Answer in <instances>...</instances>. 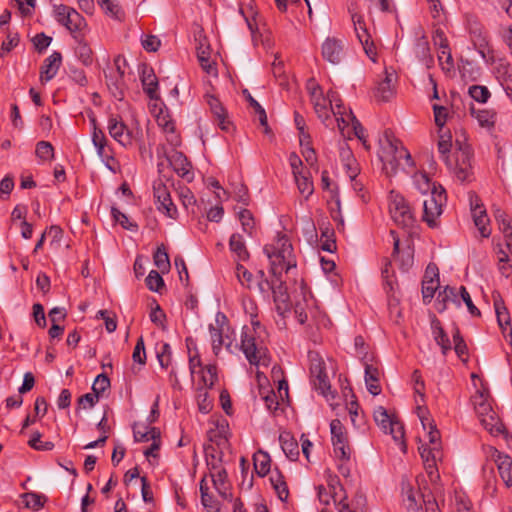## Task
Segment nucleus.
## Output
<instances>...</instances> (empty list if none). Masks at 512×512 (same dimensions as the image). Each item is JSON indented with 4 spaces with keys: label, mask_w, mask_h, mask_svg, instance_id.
Listing matches in <instances>:
<instances>
[{
    "label": "nucleus",
    "mask_w": 512,
    "mask_h": 512,
    "mask_svg": "<svg viewBox=\"0 0 512 512\" xmlns=\"http://www.w3.org/2000/svg\"><path fill=\"white\" fill-rule=\"evenodd\" d=\"M264 252L270 260V272L279 282L278 292L283 295L281 292L283 288L282 273H287L290 269L296 267L292 244L285 235H282L278 237L274 244L266 245Z\"/></svg>",
    "instance_id": "f257e3e1"
},
{
    "label": "nucleus",
    "mask_w": 512,
    "mask_h": 512,
    "mask_svg": "<svg viewBox=\"0 0 512 512\" xmlns=\"http://www.w3.org/2000/svg\"><path fill=\"white\" fill-rule=\"evenodd\" d=\"M252 327H244L241 334V350L251 365L268 366L269 358L267 357V349L258 340L256 334L260 333L262 328L256 317L251 318Z\"/></svg>",
    "instance_id": "f03ea898"
},
{
    "label": "nucleus",
    "mask_w": 512,
    "mask_h": 512,
    "mask_svg": "<svg viewBox=\"0 0 512 512\" xmlns=\"http://www.w3.org/2000/svg\"><path fill=\"white\" fill-rule=\"evenodd\" d=\"M294 314L298 322L309 326L324 324L325 314L319 310L312 295L302 293L301 298L295 302Z\"/></svg>",
    "instance_id": "7ed1b4c3"
},
{
    "label": "nucleus",
    "mask_w": 512,
    "mask_h": 512,
    "mask_svg": "<svg viewBox=\"0 0 512 512\" xmlns=\"http://www.w3.org/2000/svg\"><path fill=\"white\" fill-rule=\"evenodd\" d=\"M472 150L470 146H461L454 151L453 158L446 163L449 171L460 181H470L473 175Z\"/></svg>",
    "instance_id": "20e7f679"
},
{
    "label": "nucleus",
    "mask_w": 512,
    "mask_h": 512,
    "mask_svg": "<svg viewBox=\"0 0 512 512\" xmlns=\"http://www.w3.org/2000/svg\"><path fill=\"white\" fill-rule=\"evenodd\" d=\"M308 360L310 363V381L316 391L327 397L330 394V381L326 372V365L317 351L308 352Z\"/></svg>",
    "instance_id": "39448f33"
},
{
    "label": "nucleus",
    "mask_w": 512,
    "mask_h": 512,
    "mask_svg": "<svg viewBox=\"0 0 512 512\" xmlns=\"http://www.w3.org/2000/svg\"><path fill=\"white\" fill-rule=\"evenodd\" d=\"M446 203V194L442 186L433 187L432 193L423 200L422 219L431 228L437 226V219L443 212V206Z\"/></svg>",
    "instance_id": "423d86ee"
},
{
    "label": "nucleus",
    "mask_w": 512,
    "mask_h": 512,
    "mask_svg": "<svg viewBox=\"0 0 512 512\" xmlns=\"http://www.w3.org/2000/svg\"><path fill=\"white\" fill-rule=\"evenodd\" d=\"M475 411L486 430L492 434L503 432V425L499 422L487 398L482 394L473 397Z\"/></svg>",
    "instance_id": "0eeeda50"
},
{
    "label": "nucleus",
    "mask_w": 512,
    "mask_h": 512,
    "mask_svg": "<svg viewBox=\"0 0 512 512\" xmlns=\"http://www.w3.org/2000/svg\"><path fill=\"white\" fill-rule=\"evenodd\" d=\"M389 210L394 222L402 227L413 226L415 219L406 199L400 194L390 195Z\"/></svg>",
    "instance_id": "6e6552de"
},
{
    "label": "nucleus",
    "mask_w": 512,
    "mask_h": 512,
    "mask_svg": "<svg viewBox=\"0 0 512 512\" xmlns=\"http://www.w3.org/2000/svg\"><path fill=\"white\" fill-rule=\"evenodd\" d=\"M54 13L56 21L75 35L87 26L85 18L72 7L61 4L55 6Z\"/></svg>",
    "instance_id": "1a4fd4ad"
},
{
    "label": "nucleus",
    "mask_w": 512,
    "mask_h": 512,
    "mask_svg": "<svg viewBox=\"0 0 512 512\" xmlns=\"http://www.w3.org/2000/svg\"><path fill=\"white\" fill-rule=\"evenodd\" d=\"M373 416L376 424L385 433H389L396 442L401 444L403 443L405 433L402 423L391 418L387 410L382 406H379L374 410Z\"/></svg>",
    "instance_id": "9d476101"
},
{
    "label": "nucleus",
    "mask_w": 512,
    "mask_h": 512,
    "mask_svg": "<svg viewBox=\"0 0 512 512\" xmlns=\"http://www.w3.org/2000/svg\"><path fill=\"white\" fill-rule=\"evenodd\" d=\"M332 112L333 117L337 122L338 129L343 136H345V128H347L351 124L354 135L364 145H366L365 129L358 121V119L354 116L351 110L347 112L342 105H337V110H333Z\"/></svg>",
    "instance_id": "9b49d317"
},
{
    "label": "nucleus",
    "mask_w": 512,
    "mask_h": 512,
    "mask_svg": "<svg viewBox=\"0 0 512 512\" xmlns=\"http://www.w3.org/2000/svg\"><path fill=\"white\" fill-rule=\"evenodd\" d=\"M390 233L393 237L392 257L399 269L407 272L414 264V249L411 245V241L406 240L404 243H401L400 239L396 237L395 231L391 230Z\"/></svg>",
    "instance_id": "f8f14e48"
},
{
    "label": "nucleus",
    "mask_w": 512,
    "mask_h": 512,
    "mask_svg": "<svg viewBox=\"0 0 512 512\" xmlns=\"http://www.w3.org/2000/svg\"><path fill=\"white\" fill-rule=\"evenodd\" d=\"M352 22L356 36L361 43L365 54L372 62L377 61V49L371 38L370 33L367 30L366 23L362 15L354 13L352 14Z\"/></svg>",
    "instance_id": "ddd939ff"
},
{
    "label": "nucleus",
    "mask_w": 512,
    "mask_h": 512,
    "mask_svg": "<svg viewBox=\"0 0 512 512\" xmlns=\"http://www.w3.org/2000/svg\"><path fill=\"white\" fill-rule=\"evenodd\" d=\"M110 136L123 147H130L133 144V132L125 125V123L117 118L110 117L107 125Z\"/></svg>",
    "instance_id": "4468645a"
},
{
    "label": "nucleus",
    "mask_w": 512,
    "mask_h": 512,
    "mask_svg": "<svg viewBox=\"0 0 512 512\" xmlns=\"http://www.w3.org/2000/svg\"><path fill=\"white\" fill-rule=\"evenodd\" d=\"M321 52L326 61L337 65L344 56V42L335 37H328L322 44Z\"/></svg>",
    "instance_id": "2eb2a0df"
},
{
    "label": "nucleus",
    "mask_w": 512,
    "mask_h": 512,
    "mask_svg": "<svg viewBox=\"0 0 512 512\" xmlns=\"http://www.w3.org/2000/svg\"><path fill=\"white\" fill-rule=\"evenodd\" d=\"M469 35L475 49L481 57L485 59L486 53L489 52V37L487 31L481 24L472 22L469 25Z\"/></svg>",
    "instance_id": "dca6fc26"
},
{
    "label": "nucleus",
    "mask_w": 512,
    "mask_h": 512,
    "mask_svg": "<svg viewBox=\"0 0 512 512\" xmlns=\"http://www.w3.org/2000/svg\"><path fill=\"white\" fill-rule=\"evenodd\" d=\"M167 159L178 176L189 182L193 180L194 174L191 172V164L182 152L174 149L167 156Z\"/></svg>",
    "instance_id": "f3484780"
},
{
    "label": "nucleus",
    "mask_w": 512,
    "mask_h": 512,
    "mask_svg": "<svg viewBox=\"0 0 512 512\" xmlns=\"http://www.w3.org/2000/svg\"><path fill=\"white\" fill-rule=\"evenodd\" d=\"M195 39L198 42L196 49L201 68L208 74H216V67L210 61L209 45L207 44L206 37L202 35V31H199Z\"/></svg>",
    "instance_id": "a211bd4d"
},
{
    "label": "nucleus",
    "mask_w": 512,
    "mask_h": 512,
    "mask_svg": "<svg viewBox=\"0 0 512 512\" xmlns=\"http://www.w3.org/2000/svg\"><path fill=\"white\" fill-rule=\"evenodd\" d=\"M492 457L497 465L500 477L507 487L512 486V458L498 450H494Z\"/></svg>",
    "instance_id": "6ab92c4d"
},
{
    "label": "nucleus",
    "mask_w": 512,
    "mask_h": 512,
    "mask_svg": "<svg viewBox=\"0 0 512 512\" xmlns=\"http://www.w3.org/2000/svg\"><path fill=\"white\" fill-rule=\"evenodd\" d=\"M396 76L394 72L385 71V78L380 81L375 89L374 96L377 101L387 102L395 94L394 82Z\"/></svg>",
    "instance_id": "aec40b11"
},
{
    "label": "nucleus",
    "mask_w": 512,
    "mask_h": 512,
    "mask_svg": "<svg viewBox=\"0 0 512 512\" xmlns=\"http://www.w3.org/2000/svg\"><path fill=\"white\" fill-rule=\"evenodd\" d=\"M62 63V55L60 52L54 51L50 56H48L40 69V80L42 82H48L52 80Z\"/></svg>",
    "instance_id": "412c9836"
},
{
    "label": "nucleus",
    "mask_w": 512,
    "mask_h": 512,
    "mask_svg": "<svg viewBox=\"0 0 512 512\" xmlns=\"http://www.w3.org/2000/svg\"><path fill=\"white\" fill-rule=\"evenodd\" d=\"M141 83L144 92L151 100H157L158 94V79L151 67L144 66L140 75Z\"/></svg>",
    "instance_id": "4be33fe9"
},
{
    "label": "nucleus",
    "mask_w": 512,
    "mask_h": 512,
    "mask_svg": "<svg viewBox=\"0 0 512 512\" xmlns=\"http://www.w3.org/2000/svg\"><path fill=\"white\" fill-rule=\"evenodd\" d=\"M226 330H229L228 326L225 328L222 325L220 326V328H217L214 327L213 325H209L212 350L215 356H219L223 345H225L227 349H230L232 345V340L229 338L227 334H225Z\"/></svg>",
    "instance_id": "5701e85b"
},
{
    "label": "nucleus",
    "mask_w": 512,
    "mask_h": 512,
    "mask_svg": "<svg viewBox=\"0 0 512 512\" xmlns=\"http://www.w3.org/2000/svg\"><path fill=\"white\" fill-rule=\"evenodd\" d=\"M471 210L474 224L478 228L481 236L488 238L491 235V229L489 227V218L483 205H479L478 203L474 205L471 201Z\"/></svg>",
    "instance_id": "b1692460"
},
{
    "label": "nucleus",
    "mask_w": 512,
    "mask_h": 512,
    "mask_svg": "<svg viewBox=\"0 0 512 512\" xmlns=\"http://www.w3.org/2000/svg\"><path fill=\"white\" fill-rule=\"evenodd\" d=\"M437 37H439V64L445 73H450L451 71H453L454 62L450 52L448 41L444 37L443 32L437 31Z\"/></svg>",
    "instance_id": "393cba45"
},
{
    "label": "nucleus",
    "mask_w": 512,
    "mask_h": 512,
    "mask_svg": "<svg viewBox=\"0 0 512 512\" xmlns=\"http://www.w3.org/2000/svg\"><path fill=\"white\" fill-rule=\"evenodd\" d=\"M206 102L217 120L218 126L223 131H229L230 122L226 119V110L222 106L221 102L213 95H206Z\"/></svg>",
    "instance_id": "a878e982"
},
{
    "label": "nucleus",
    "mask_w": 512,
    "mask_h": 512,
    "mask_svg": "<svg viewBox=\"0 0 512 512\" xmlns=\"http://www.w3.org/2000/svg\"><path fill=\"white\" fill-rule=\"evenodd\" d=\"M210 476L214 485V488L218 494L226 500L232 499V493L230 491V485L227 482V472L225 469H218V471L210 472Z\"/></svg>",
    "instance_id": "bb28decb"
},
{
    "label": "nucleus",
    "mask_w": 512,
    "mask_h": 512,
    "mask_svg": "<svg viewBox=\"0 0 512 512\" xmlns=\"http://www.w3.org/2000/svg\"><path fill=\"white\" fill-rule=\"evenodd\" d=\"M365 366V383L367 390L374 396L381 393V386L379 384L380 371L373 364H369L367 361L364 362Z\"/></svg>",
    "instance_id": "cd10ccee"
},
{
    "label": "nucleus",
    "mask_w": 512,
    "mask_h": 512,
    "mask_svg": "<svg viewBox=\"0 0 512 512\" xmlns=\"http://www.w3.org/2000/svg\"><path fill=\"white\" fill-rule=\"evenodd\" d=\"M493 304L497 317V322L502 330V334L505 335L506 327H509L511 324V318L509 311L505 306V303L499 293L496 295L493 294Z\"/></svg>",
    "instance_id": "c85d7f7f"
},
{
    "label": "nucleus",
    "mask_w": 512,
    "mask_h": 512,
    "mask_svg": "<svg viewBox=\"0 0 512 512\" xmlns=\"http://www.w3.org/2000/svg\"><path fill=\"white\" fill-rule=\"evenodd\" d=\"M431 329L435 342L441 347L442 354L446 356L447 353L451 350V342L448 335L444 331L441 322L436 317H434L431 321Z\"/></svg>",
    "instance_id": "c756f323"
},
{
    "label": "nucleus",
    "mask_w": 512,
    "mask_h": 512,
    "mask_svg": "<svg viewBox=\"0 0 512 512\" xmlns=\"http://www.w3.org/2000/svg\"><path fill=\"white\" fill-rule=\"evenodd\" d=\"M418 416L421 420V424L424 430H427L428 441L430 446H438V448L440 449V432L436 429V426L433 424V421L427 415H425V411L421 407H418Z\"/></svg>",
    "instance_id": "7c9ffc66"
},
{
    "label": "nucleus",
    "mask_w": 512,
    "mask_h": 512,
    "mask_svg": "<svg viewBox=\"0 0 512 512\" xmlns=\"http://www.w3.org/2000/svg\"><path fill=\"white\" fill-rule=\"evenodd\" d=\"M313 98H314V109H315V112L317 113L318 117L322 120V122L326 125V126H329L330 123L329 121L331 120V116H330V113L333 114V110H337V105L338 104H335V107L332 106V100H330V106H331V109H329L327 107V101L325 98L321 97V96H316V93L313 92Z\"/></svg>",
    "instance_id": "2f4dec72"
},
{
    "label": "nucleus",
    "mask_w": 512,
    "mask_h": 512,
    "mask_svg": "<svg viewBox=\"0 0 512 512\" xmlns=\"http://www.w3.org/2000/svg\"><path fill=\"white\" fill-rule=\"evenodd\" d=\"M281 448L287 458L296 460L299 456V446L297 441L289 434L283 433L279 437Z\"/></svg>",
    "instance_id": "473e14b6"
},
{
    "label": "nucleus",
    "mask_w": 512,
    "mask_h": 512,
    "mask_svg": "<svg viewBox=\"0 0 512 512\" xmlns=\"http://www.w3.org/2000/svg\"><path fill=\"white\" fill-rule=\"evenodd\" d=\"M293 177L300 194H302L304 198L307 200L314 192V185L311 179L310 172L305 171L303 173H300V175Z\"/></svg>",
    "instance_id": "72a5a7b5"
},
{
    "label": "nucleus",
    "mask_w": 512,
    "mask_h": 512,
    "mask_svg": "<svg viewBox=\"0 0 512 512\" xmlns=\"http://www.w3.org/2000/svg\"><path fill=\"white\" fill-rule=\"evenodd\" d=\"M472 116L483 128H492L495 125L496 113L492 110L470 108Z\"/></svg>",
    "instance_id": "f704fd0d"
},
{
    "label": "nucleus",
    "mask_w": 512,
    "mask_h": 512,
    "mask_svg": "<svg viewBox=\"0 0 512 512\" xmlns=\"http://www.w3.org/2000/svg\"><path fill=\"white\" fill-rule=\"evenodd\" d=\"M498 77L507 96L512 101V68L509 64L502 63L497 67Z\"/></svg>",
    "instance_id": "c9c22d12"
},
{
    "label": "nucleus",
    "mask_w": 512,
    "mask_h": 512,
    "mask_svg": "<svg viewBox=\"0 0 512 512\" xmlns=\"http://www.w3.org/2000/svg\"><path fill=\"white\" fill-rule=\"evenodd\" d=\"M230 250L237 256L240 261H245L249 258V253L246 249L242 235L234 233L229 240Z\"/></svg>",
    "instance_id": "e433bc0d"
},
{
    "label": "nucleus",
    "mask_w": 512,
    "mask_h": 512,
    "mask_svg": "<svg viewBox=\"0 0 512 512\" xmlns=\"http://www.w3.org/2000/svg\"><path fill=\"white\" fill-rule=\"evenodd\" d=\"M254 469L258 476L264 477L270 471L271 459L267 452L258 451L253 456Z\"/></svg>",
    "instance_id": "4c0bfd02"
},
{
    "label": "nucleus",
    "mask_w": 512,
    "mask_h": 512,
    "mask_svg": "<svg viewBox=\"0 0 512 512\" xmlns=\"http://www.w3.org/2000/svg\"><path fill=\"white\" fill-rule=\"evenodd\" d=\"M199 373L201 374L200 384L198 387H205L206 389H212L214 384L218 380L217 367L209 364L204 366Z\"/></svg>",
    "instance_id": "58836bf2"
},
{
    "label": "nucleus",
    "mask_w": 512,
    "mask_h": 512,
    "mask_svg": "<svg viewBox=\"0 0 512 512\" xmlns=\"http://www.w3.org/2000/svg\"><path fill=\"white\" fill-rule=\"evenodd\" d=\"M196 401L198 410L203 414H208L213 408V399L210 397L209 389L197 387Z\"/></svg>",
    "instance_id": "ea45409f"
},
{
    "label": "nucleus",
    "mask_w": 512,
    "mask_h": 512,
    "mask_svg": "<svg viewBox=\"0 0 512 512\" xmlns=\"http://www.w3.org/2000/svg\"><path fill=\"white\" fill-rule=\"evenodd\" d=\"M74 38L77 40V45L75 48V53L78 59L85 65L89 66L92 64V50L88 43L84 41V39L79 38L77 35H74Z\"/></svg>",
    "instance_id": "a19ab883"
},
{
    "label": "nucleus",
    "mask_w": 512,
    "mask_h": 512,
    "mask_svg": "<svg viewBox=\"0 0 512 512\" xmlns=\"http://www.w3.org/2000/svg\"><path fill=\"white\" fill-rule=\"evenodd\" d=\"M270 481L279 499L286 501L289 496V490L283 475L277 471L271 475Z\"/></svg>",
    "instance_id": "79ce46f5"
},
{
    "label": "nucleus",
    "mask_w": 512,
    "mask_h": 512,
    "mask_svg": "<svg viewBox=\"0 0 512 512\" xmlns=\"http://www.w3.org/2000/svg\"><path fill=\"white\" fill-rule=\"evenodd\" d=\"M25 506L33 509L34 511L40 510L47 501L46 496L35 492H27L21 495Z\"/></svg>",
    "instance_id": "37998d69"
},
{
    "label": "nucleus",
    "mask_w": 512,
    "mask_h": 512,
    "mask_svg": "<svg viewBox=\"0 0 512 512\" xmlns=\"http://www.w3.org/2000/svg\"><path fill=\"white\" fill-rule=\"evenodd\" d=\"M419 452L424 463H429L431 467H436V460L441 456V450L438 446H428L423 444L419 447Z\"/></svg>",
    "instance_id": "c03bdc74"
},
{
    "label": "nucleus",
    "mask_w": 512,
    "mask_h": 512,
    "mask_svg": "<svg viewBox=\"0 0 512 512\" xmlns=\"http://www.w3.org/2000/svg\"><path fill=\"white\" fill-rule=\"evenodd\" d=\"M321 238L323 239L321 243V249L326 252H334L336 251V240L334 229L326 226L325 228H321Z\"/></svg>",
    "instance_id": "a18cd8bd"
},
{
    "label": "nucleus",
    "mask_w": 512,
    "mask_h": 512,
    "mask_svg": "<svg viewBox=\"0 0 512 512\" xmlns=\"http://www.w3.org/2000/svg\"><path fill=\"white\" fill-rule=\"evenodd\" d=\"M415 53L417 57L427 66L433 63V58L430 54V48L428 41L425 38H421L417 41L415 46Z\"/></svg>",
    "instance_id": "49530a36"
},
{
    "label": "nucleus",
    "mask_w": 512,
    "mask_h": 512,
    "mask_svg": "<svg viewBox=\"0 0 512 512\" xmlns=\"http://www.w3.org/2000/svg\"><path fill=\"white\" fill-rule=\"evenodd\" d=\"M155 266L162 272L170 269V260L166 248L161 245L157 248L153 256Z\"/></svg>",
    "instance_id": "de8ad7c7"
},
{
    "label": "nucleus",
    "mask_w": 512,
    "mask_h": 512,
    "mask_svg": "<svg viewBox=\"0 0 512 512\" xmlns=\"http://www.w3.org/2000/svg\"><path fill=\"white\" fill-rule=\"evenodd\" d=\"M309 139L310 137L308 135L303 134V136L300 137V145L302 147V155L305 158V161L310 166H314L317 162V157Z\"/></svg>",
    "instance_id": "09e8293b"
},
{
    "label": "nucleus",
    "mask_w": 512,
    "mask_h": 512,
    "mask_svg": "<svg viewBox=\"0 0 512 512\" xmlns=\"http://www.w3.org/2000/svg\"><path fill=\"white\" fill-rule=\"evenodd\" d=\"M452 337H453V342H454L455 353L463 362H466L467 356H468V347H467L463 337L461 336L458 328L454 329Z\"/></svg>",
    "instance_id": "8fccbe9b"
},
{
    "label": "nucleus",
    "mask_w": 512,
    "mask_h": 512,
    "mask_svg": "<svg viewBox=\"0 0 512 512\" xmlns=\"http://www.w3.org/2000/svg\"><path fill=\"white\" fill-rule=\"evenodd\" d=\"M105 78L107 85L110 90L113 91V94L117 96L119 94L122 96V87H123V77L121 75H117L114 71H109V73L105 72Z\"/></svg>",
    "instance_id": "3c124183"
},
{
    "label": "nucleus",
    "mask_w": 512,
    "mask_h": 512,
    "mask_svg": "<svg viewBox=\"0 0 512 512\" xmlns=\"http://www.w3.org/2000/svg\"><path fill=\"white\" fill-rule=\"evenodd\" d=\"M157 359L159 361V364L162 368L167 369L172 360V350L168 343H161L159 346H157Z\"/></svg>",
    "instance_id": "603ef678"
},
{
    "label": "nucleus",
    "mask_w": 512,
    "mask_h": 512,
    "mask_svg": "<svg viewBox=\"0 0 512 512\" xmlns=\"http://www.w3.org/2000/svg\"><path fill=\"white\" fill-rule=\"evenodd\" d=\"M248 101L250 106L254 109L255 115L258 117L260 125L265 128V133H269L270 128L268 126L265 109L251 95L248 96Z\"/></svg>",
    "instance_id": "864d4df0"
},
{
    "label": "nucleus",
    "mask_w": 512,
    "mask_h": 512,
    "mask_svg": "<svg viewBox=\"0 0 512 512\" xmlns=\"http://www.w3.org/2000/svg\"><path fill=\"white\" fill-rule=\"evenodd\" d=\"M468 93L472 99L479 103H486L491 96L486 86L472 85L468 89Z\"/></svg>",
    "instance_id": "5fc2aeb1"
},
{
    "label": "nucleus",
    "mask_w": 512,
    "mask_h": 512,
    "mask_svg": "<svg viewBox=\"0 0 512 512\" xmlns=\"http://www.w3.org/2000/svg\"><path fill=\"white\" fill-rule=\"evenodd\" d=\"M178 196H179V199L183 205V207L188 210L189 208H194L195 204H196V198L194 196V194L192 193V191L186 187V186H181L178 188ZM193 214L195 213L194 212V209H192L191 211Z\"/></svg>",
    "instance_id": "6e6d98bb"
},
{
    "label": "nucleus",
    "mask_w": 512,
    "mask_h": 512,
    "mask_svg": "<svg viewBox=\"0 0 512 512\" xmlns=\"http://www.w3.org/2000/svg\"><path fill=\"white\" fill-rule=\"evenodd\" d=\"M36 156L42 161H50L54 157V148L50 142L40 141L36 145Z\"/></svg>",
    "instance_id": "4d7b16f0"
},
{
    "label": "nucleus",
    "mask_w": 512,
    "mask_h": 512,
    "mask_svg": "<svg viewBox=\"0 0 512 512\" xmlns=\"http://www.w3.org/2000/svg\"><path fill=\"white\" fill-rule=\"evenodd\" d=\"M414 182L420 193L426 196L432 193L433 187H436L435 183H431L428 176L422 173L414 176Z\"/></svg>",
    "instance_id": "13d9d810"
},
{
    "label": "nucleus",
    "mask_w": 512,
    "mask_h": 512,
    "mask_svg": "<svg viewBox=\"0 0 512 512\" xmlns=\"http://www.w3.org/2000/svg\"><path fill=\"white\" fill-rule=\"evenodd\" d=\"M41 433L38 431L33 432L28 444L31 448L38 451H50L54 448V444L50 441H42Z\"/></svg>",
    "instance_id": "bf43d9fd"
},
{
    "label": "nucleus",
    "mask_w": 512,
    "mask_h": 512,
    "mask_svg": "<svg viewBox=\"0 0 512 512\" xmlns=\"http://www.w3.org/2000/svg\"><path fill=\"white\" fill-rule=\"evenodd\" d=\"M456 302L457 301V293L455 288L446 286L442 292L438 294L437 302H438V310L442 311L446 308L447 301Z\"/></svg>",
    "instance_id": "052dcab7"
},
{
    "label": "nucleus",
    "mask_w": 512,
    "mask_h": 512,
    "mask_svg": "<svg viewBox=\"0 0 512 512\" xmlns=\"http://www.w3.org/2000/svg\"><path fill=\"white\" fill-rule=\"evenodd\" d=\"M368 10L371 13L372 10H379L383 13L395 12V6L392 0H368Z\"/></svg>",
    "instance_id": "680f3d73"
},
{
    "label": "nucleus",
    "mask_w": 512,
    "mask_h": 512,
    "mask_svg": "<svg viewBox=\"0 0 512 512\" xmlns=\"http://www.w3.org/2000/svg\"><path fill=\"white\" fill-rule=\"evenodd\" d=\"M152 435L150 436L152 444L144 451V455L148 457H157V451L161 445V433L158 428H152Z\"/></svg>",
    "instance_id": "e2e57ef3"
},
{
    "label": "nucleus",
    "mask_w": 512,
    "mask_h": 512,
    "mask_svg": "<svg viewBox=\"0 0 512 512\" xmlns=\"http://www.w3.org/2000/svg\"><path fill=\"white\" fill-rule=\"evenodd\" d=\"M111 214L114 220L119 223L124 229L135 231L137 229V224L131 222L128 216L122 213L119 209L112 207Z\"/></svg>",
    "instance_id": "0e129e2a"
},
{
    "label": "nucleus",
    "mask_w": 512,
    "mask_h": 512,
    "mask_svg": "<svg viewBox=\"0 0 512 512\" xmlns=\"http://www.w3.org/2000/svg\"><path fill=\"white\" fill-rule=\"evenodd\" d=\"M334 454L339 461H350L351 451L347 441L337 440L333 444Z\"/></svg>",
    "instance_id": "69168bd1"
},
{
    "label": "nucleus",
    "mask_w": 512,
    "mask_h": 512,
    "mask_svg": "<svg viewBox=\"0 0 512 512\" xmlns=\"http://www.w3.org/2000/svg\"><path fill=\"white\" fill-rule=\"evenodd\" d=\"M153 427L145 426L144 424H135L133 427V436L136 442H147L150 441V436Z\"/></svg>",
    "instance_id": "338daca9"
},
{
    "label": "nucleus",
    "mask_w": 512,
    "mask_h": 512,
    "mask_svg": "<svg viewBox=\"0 0 512 512\" xmlns=\"http://www.w3.org/2000/svg\"><path fill=\"white\" fill-rule=\"evenodd\" d=\"M147 287L151 291L159 292L160 289L164 286V281L161 275L155 271L152 270L149 272L148 276L145 279Z\"/></svg>",
    "instance_id": "774afa93"
}]
</instances>
